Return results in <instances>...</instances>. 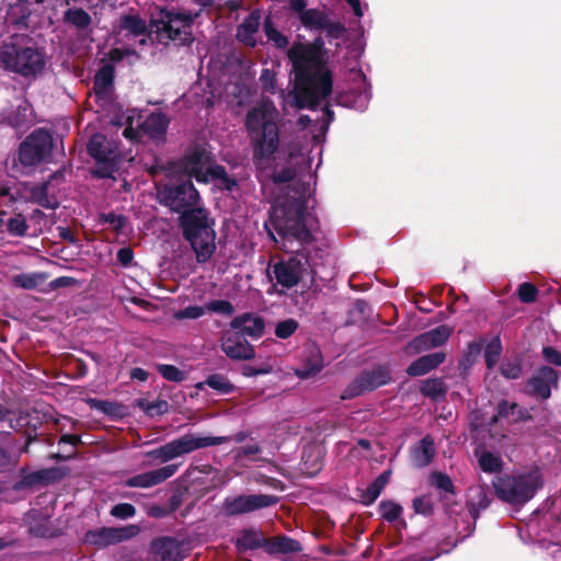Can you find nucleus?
<instances>
[{
  "mask_svg": "<svg viewBox=\"0 0 561 561\" xmlns=\"http://www.w3.org/2000/svg\"><path fill=\"white\" fill-rule=\"evenodd\" d=\"M157 199L160 205L168 207L171 213L184 216L203 207L201 195L191 180L157 185Z\"/></svg>",
  "mask_w": 561,
  "mask_h": 561,
  "instance_id": "obj_9",
  "label": "nucleus"
},
{
  "mask_svg": "<svg viewBox=\"0 0 561 561\" xmlns=\"http://www.w3.org/2000/svg\"><path fill=\"white\" fill-rule=\"evenodd\" d=\"M116 257H117V261L121 263V265L127 267L131 264V262L134 260V251L129 247L121 248L117 251Z\"/></svg>",
  "mask_w": 561,
  "mask_h": 561,
  "instance_id": "obj_64",
  "label": "nucleus"
},
{
  "mask_svg": "<svg viewBox=\"0 0 561 561\" xmlns=\"http://www.w3.org/2000/svg\"><path fill=\"white\" fill-rule=\"evenodd\" d=\"M146 457L159 460L160 462H168L178 458L174 445L171 442L146 453Z\"/></svg>",
  "mask_w": 561,
  "mask_h": 561,
  "instance_id": "obj_47",
  "label": "nucleus"
},
{
  "mask_svg": "<svg viewBox=\"0 0 561 561\" xmlns=\"http://www.w3.org/2000/svg\"><path fill=\"white\" fill-rule=\"evenodd\" d=\"M451 330L447 325H439L415 336L409 346L415 352H424L433 347L443 345L450 336Z\"/></svg>",
  "mask_w": 561,
  "mask_h": 561,
  "instance_id": "obj_20",
  "label": "nucleus"
},
{
  "mask_svg": "<svg viewBox=\"0 0 561 561\" xmlns=\"http://www.w3.org/2000/svg\"><path fill=\"white\" fill-rule=\"evenodd\" d=\"M301 550V543L288 536L280 535L267 538L266 553L268 554L294 553Z\"/></svg>",
  "mask_w": 561,
  "mask_h": 561,
  "instance_id": "obj_32",
  "label": "nucleus"
},
{
  "mask_svg": "<svg viewBox=\"0 0 561 561\" xmlns=\"http://www.w3.org/2000/svg\"><path fill=\"white\" fill-rule=\"evenodd\" d=\"M358 376L367 391H373L389 383L391 380L389 369L382 365L375 366L369 370H363Z\"/></svg>",
  "mask_w": 561,
  "mask_h": 561,
  "instance_id": "obj_26",
  "label": "nucleus"
},
{
  "mask_svg": "<svg viewBox=\"0 0 561 561\" xmlns=\"http://www.w3.org/2000/svg\"><path fill=\"white\" fill-rule=\"evenodd\" d=\"M479 466L483 472L497 473L503 468L502 459L490 451H484L479 457Z\"/></svg>",
  "mask_w": 561,
  "mask_h": 561,
  "instance_id": "obj_45",
  "label": "nucleus"
},
{
  "mask_svg": "<svg viewBox=\"0 0 561 561\" xmlns=\"http://www.w3.org/2000/svg\"><path fill=\"white\" fill-rule=\"evenodd\" d=\"M207 152L202 147L193 148L185 157H184V168L185 171L190 175H195L196 180L199 182H205L206 178L202 173V168L206 163Z\"/></svg>",
  "mask_w": 561,
  "mask_h": 561,
  "instance_id": "obj_27",
  "label": "nucleus"
},
{
  "mask_svg": "<svg viewBox=\"0 0 561 561\" xmlns=\"http://www.w3.org/2000/svg\"><path fill=\"white\" fill-rule=\"evenodd\" d=\"M542 357L550 365L561 367V352L553 346L542 347Z\"/></svg>",
  "mask_w": 561,
  "mask_h": 561,
  "instance_id": "obj_61",
  "label": "nucleus"
},
{
  "mask_svg": "<svg viewBox=\"0 0 561 561\" xmlns=\"http://www.w3.org/2000/svg\"><path fill=\"white\" fill-rule=\"evenodd\" d=\"M84 542L98 548H105L115 543L112 527H101L94 530H88L84 535Z\"/></svg>",
  "mask_w": 561,
  "mask_h": 561,
  "instance_id": "obj_35",
  "label": "nucleus"
},
{
  "mask_svg": "<svg viewBox=\"0 0 561 561\" xmlns=\"http://www.w3.org/2000/svg\"><path fill=\"white\" fill-rule=\"evenodd\" d=\"M420 391L423 396L437 401L446 397L447 387L442 378L426 379L422 381Z\"/></svg>",
  "mask_w": 561,
  "mask_h": 561,
  "instance_id": "obj_36",
  "label": "nucleus"
},
{
  "mask_svg": "<svg viewBox=\"0 0 561 561\" xmlns=\"http://www.w3.org/2000/svg\"><path fill=\"white\" fill-rule=\"evenodd\" d=\"M179 226L186 241L190 242L198 263H206L216 251L215 220L205 207L186 211L179 216Z\"/></svg>",
  "mask_w": 561,
  "mask_h": 561,
  "instance_id": "obj_5",
  "label": "nucleus"
},
{
  "mask_svg": "<svg viewBox=\"0 0 561 561\" xmlns=\"http://www.w3.org/2000/svg\"><path fill=\"white\" fill-rule=\"evenodd\" d=\"M471 495L467 500V507L470 516L472 517V523L467 525L468 533L462 536L458 541H462L465 538L471 536L476 530L477 519L480 516V513L486 510L493 497L490 494L488 486L479 485L470 489Z\"/></svg>",
  "mask_w": 561,
  "mask_h": 561,
  "instance_id": "obj_16",
  "label": "nucleus"
},
{
  "mask_svg": "<svg viewBox=\"0 0 561 561\" xmlns=\"http://www.w3.org/2000/svg\"><path fill=\"white\" fill-rule=\"evenodd\" d=\"M559 386V374L551 366H540L525 386V393L538 400H548L552 388Z\"/></svg>",
  "mask_w": 561,
  "mask_h": 561,
  "instance_id": "obj_13",
  "label": "nucleus"
},
{
  "mask_svg": "<svg viewBox=\"0 0 561 561\" xmlns=\"http://www.w3.org/2000/svg\"><path fill=\"white\" fill-rule=\"evenodd\" d=\"M118 27L121 31H126L127 35H131L134 37H149L151 34L146 21L139 14L129 13L121 15L118 20Z\"/></svg>",
  "mask_w": 561,
  "mask_h": 561,
  "instance_id": "obj_30",
  "label": "nucleus"
},
{
  "mask_svg": "<svg viewBox=\"0 0 561 561\" xmlns=\"http://www.w3.org/2000/svg\"><path fill=\"white\" fill-rule=\"evenodd\" d=\"M299 328V323L296 319L289 318L279 321L275 327V335L278 339L285 340L290 337Z\"/></svg>",
  "mask_w": 561,
  "mask_h": 561,
  "instance_id": "obj_49",
  "label": "nucleus"
},
{
  "mask_svg": "<svg viewBox=\"0 0 561 561\" xmlns=\"http://www.w3.org/2000/svg\"><path fill=\"white\" fill-rule=\"evenodd\" d=\"M261 24V11L253 10L237 28V39L245 46L255 47L256 39L254 34L259 31Z\"/></svg>",
  "mask_w": 561,
  "mask_h": 561,
  "instance_id": "obj_22",
  "label": "nucleus"
},
{
  "mask_svg": "<svg viewBox=\"0 0 561 561\" xmlns=\"http://www.w3.org/2000/svg\"><path fill=\"white\" fill-rule=\"evenodd\" d=\"M208 386L219 394H231L236 391V386L229 378L222 374H211L204 381L196 383L198 390H203Z\"/></svg>",
  "mask_w": 561,
  "mask_h": 561,
  "instance_id": "obj_34",
  "label": "nucleus"
},
{
  "mask_svg": "<svg viewBox=\"0 0 561 561\" xmlns=\"http://www.w3.org/2000/svg\"><path fill=\"white\" fill-rule=\"evenodd\" d=\"M54 139L45 128H36L20 144L19 162L27 168L43 163L51 156Z\"/></svg>",
  "mask_w": 561,
  "mask_h": 561,
  "instance_id": "obj_11",
  "label": "nucleus"
},
{
  "mask_svg": "<svg viewBox=\"0 0 561 561\" xmlns=\"http://www.w3.org/2000/svg\"><path fill=\"white\" fill-rule=\"evenodd\" d=\"M431 484L435 486L437 490L443 491L445 493L455 495L456 486L451 480V478L442 471H434L430 476Z\"/></svg>",
  "mask_w": 561,
  "mask_h": 561,
  "instance_id": "obj_43",
  "label": "nucleus"
},
{
  "mask_svg": "<svg viewBox=\"0 0 561 561\" xmlns=\"http://www.w3.org/2000/svg\"><path fill=\"white\" fill-rule=\"evenodd\" d=\"M296 176V171L293 168H283L279 171L273 173L272 180L275 184L288 183Z\"/></svg>",
  "mask_w": 561,
  "mask_h": 561,
  "instance_id": "obj_63",
  "label": "nucleus"
},
{
  "mask_svg": "<svg viewBox=\"0 0 561 561\" xmlns=\"http://www.w3.org/2000/svg\"><path fill=\"white\" fill-rule=\"evenodd\" d=\"M328 15L318 9H308L300 15L301 23L308 28L322 30Z\"/></svg>",
  "mask_w": 561,
  "mask_h": 561,
  "instance_id": "obj_40",
  "label": "nucleus"
},
{
  "mask_svg": "<svg viewBox=\"0 0 561 561\" xmlns=\"http://www.w3.org/2000/svg\"><path fill=\"white\" fill-rule=\"evenodd\" d=\"M518 408V403L510 402L505 399H502L496 404L497 416H501L504 420H508L511 423V419L515 415V410Z\"/></svg>",
  "mask_w": 561,
  "mask_h": 561,
  "instance_id": "obj_58",
  "label": "nucleus"
},
{
  "mask_svg": "<svg viewBox=\"0 0 561 561\" xmlns=\"http://www.w3.org/2000/svg\"><path fill=\"white\" fill-rule=\"evenodd\" d=\"M45 279L46 276L41 273H22L13 277V283L15 286L24 289H35Z\"/></svg>",
  "mask_w": 561,
  "mask_h": 561,
  "instance_id": "obj_42",
  "label": "nucleus"
},
{
  "mask_svg": "<svg viewBox=\"0 0 561 561\" xmlns=\"http://www.w3.org/2000/svg\"><path fill=\"white\" fill-rule=\"evenodd\" d=\"M136 514V507L130 503H118L114 505L111 510V515L119 518L127 519Z\"/></svg>",
  "mask_w": 561,
  "mask_h": 561,
  "instance_id": "obj_59",
  "label": "nucleus"
},
{
  "mask_svg": "<svg viewBox=\"0 0 561 561\" xmlns=\"http://www.w3.org/2000/svg\"><path fill=\"white\" fill-rule=\"evenodd\" d=\"M156 369L168 381L180 383L187 378V374L184 370L171 364H157Z\"/></svg>",
  "mask_w": 561,
  "mask_h": 561,
  "instance_id": "obj_44",
  "label": "nucleus"
},
{
  "mask_svg": "<svg viewBox=\"0 0 561 561\" xmlns=\"http://www.w3.org/2000/svg\"><path fill=\"white\" fill-rule=\"evenodd\" d=\"M14 12L18 15L16 23L27 26L30 18L34 14L35 9L32 3L21 2L16 0L14 7Z\"/></svg>",
  "mask_w": 561,
  "mask_h": 561,
  "instance_id": "obj_50",
  "label": "nucleus"
},
{
  "mask_svg": "<svg viewBox=\"0 0 561 561\" xmlns=\"http://www.w3.org/2000/svg\"><path fill=\"white\" fill-rule=\"evenodd\" d=\"M68 472L67 468L62 467H51L46 469H41L28 473L24 478V483L26 485H35V484H48L53 482L60 481Z\"/></svg>",
  "mask_w": 561,
  "mask_h": 561,
  "instance_id": "obj_29",
  "label": "nucleus"
},
{
  "mask_svg": "<svg viewBox=\"0 0 561 561\" xmlns=\"http://www.w3.org/2000/svg\"><path fill=\"white\" fill-rule=\"evenodd\" d=\"M445 359L446 354L444 352L423 355L408 366L407 374L411 377L423 376L438 367Z\"/></svg>",
  "mask_w": 561,
  "mask_h": 561,
  "instance_id": "obj_23",
  "label": "nucleus"
},
{
  "mask_svg": "<svg viewBox=\"0 0 561 561\" xmlns=\"http://www.w3.org/2000/svg\"><path fill=\"white\" fill-rule=\"evenodd\" d=\"M270 222L265 228L275 243L280 242L284 251H291L295 242L297 249H313L316 254L321 252L313 242V231L319 229V220L307 210V201L304 194L279 198L270 210Z\"/></svg>",
  "mask_w": 561,
  "mask_h": 561,
  "instance_id": "obj_2",
  "label": "nucleus"
},
{
  "mask_svg": "<svg viewBox=\"0 0 561 561\" xmlns=\"http://www.w3.org/2000/svg\"><path fill=\"white\" fill-rule=\"evenodd\" d=\"M500 371L507 379H518L523 374L522 363L518 359L503 362Z\"/></svg>",
  "mask_w": 561,
  "mask_h": 561,
  "instance_id": "obj_51",
  "label": "nucleus"
},
{
  "mask_svg": "<svg viewBox=\"0 0 561 561\" xmlns=\"http://www.w3.org/2000/svg\"><path fill=\"white\" fill-rule=\"evenodd\" d=\"M244 126L253 149V162L260 165L271 161L280 142L274 114L265 105L252 107L245 115Z\"/></svg>",
  "mask_w": 561,
  "mask_h": 561,
  "instance_id": "obj_4",
  "label": "nucleus"
},
{
  "mask_svg": "<svg viewBox=\"0 0 561 561\" xmlns=\"http://www.w3.org/2000/svg\"><path fill=\"white\" fill-rule=\"evenodd\" d=\"M196 18L197 13L175 12L160 7L158 13L151 18L150 25L156 28L157 34L165 35L169 41L190 46L194 42L192 25Z\"/></svg>",
  "mask_w": 561,
  "mask_h": 561,
  "instance_id": "obj_7",
  "label": "nucleus"
},
{
  "mask_svg": "<svg viewBox=\"0 0 561 561\" xmlns=\"http://www.w3.org/2000/svg\"><path fill=\"white\" fill-rule=\"evenodd\" d=\"M279 497L274 494H250L228 496L224 500L222 511L226 516H238L276 505Z\"/></svg>",
  "mask_w": 561,
  "mask_h": 561,
  "instance_id": "obj_12",
  "label": "nucleus"
},
{
  "mask_svg": "<svg viewBox=\"0 0 561 561\" xmlns=\"http://www.w3.org/2000/svg\"><path fill=\"white\" fill-rule=\"evenodd\" d=\"M263 31L268 42H272L276 48H285L288 45V38L282 34L275 26L271 15L266 16L263 22Z\"/></svg>",
  "mask_w": 561,
  "mask_h": 561,
  "instance_id": "obj_38",
  "label": "nucleus"
},
{
  "mask_svg": "<svg viewBox=\"0 0 561 561\" xmlns=\"http://www.w3.org/2000/svg\"><path fill=\"white\" fill-rule=\"evenodd\" d=\"M233 332H240L243 337L259 339L264 334L265 321L263 317L245 312L234 317L230 322Z\"/></svg>",
  "mask_w": 561,
  "mask_h": 561,
  "instance_id": "obj_19",
  "label": "nucleus"
},
{
  "mask_svg": "<svg viewBox=\"0 0 561 561\" xmlns=\"http://www.w3.org/2000/svg\"><path fill=\"white\" fill-rule=\"evenodd\" d=\"M5 226L8 232L13 237H25L28 230V225L22 213L14 214L7 220Z\"/></svg>",
  "mask_w": 561,
  "mask_h": 561,
  "instance_id": "obj_46",
  "label": "nucleus"
},
{
  "mask_svg": "<svg viewBox=\"0 0 561 561\" xmlns=\"http://www.w3.org/2000/svg\"><path fill=\"white\" fill-rule=\"evenodd\" d=\"M204 307L201 306H187L186 308L176 312V319H198L205 314Z\"/></svg>",
  "mask_w": 561,
  "mask_h": 561,
  "instance_id": "obj_60",
  "label": "nucleus"
},
{
  "mask_svg": "<svg viewBox=\"0 0 561 561\" xmlns=\"http://www.w3.org/2000/svg\"><path fill=\"white\" fill-rule=\"evenodd\" d=\"M87 152L95 161L91 171L96 179H111L118 171L121 154L101 133L92 135L87 144Z\"/></svg>",
  "mask_w": 561,
  "mask_h": 561,
  "instance_id": "obj_10",
  "label": "nucleus"
},
{
  "mask_svg": "<svg viewBox=\"0 0 561 561\" xmlns=\"http://www.w3.org/2000/svg\"><path fill=\"white\" fill-rule=\"evenodd\" d=\"M169 126V119L161 113H151L142 123L139 124L140 130L151 139H162L165 137Z\"/></svg>",
  "mask_w": 561,
  "mask_h": 561,
  "instance_id": "obj_25",
  "label": "nucleus"
},
{
  "mask_svg": "<svg viewBox=\"0 0 561 561\" xmlns=\"http://www.w3.org/2000/svg\"><path fill=\"white\" fill-rule=\"evenodd\" d=\"M330 38H340L346 31L345 26L340 22H332L329 19L324 23L323 28Z\"/></svg>",
  "mask_w": 561,
  "mask_h": 561,
  "instance_id": "obj_62",
  "label": "nucleus"
},
{
  "mask_svg": "<svg viewBox=\"0 0 561 561\" xmlns=\"http://www.w3.org/2000/svg\"><path fill=\"white\" fill-rule=\"evenodd\" d=\"M115 68L112 64L102 66L93 78V91L96 96H106L114 84Z\"/></svg>",
  "mask_w": 561,
  "mask_h": 561,
  "instance_id": "obj_31",
  "label": "nucleus"
},
{
  "mask_svg": "<svg viewBox=\"0 0 561 561\" xmlns=\"http://www.w3.org/2000/svg\"><path fill=\"white\" fill-rule=\"evenodd\" d=\"M517 294L522 302L531 304L537 300L539 291L534 284L525 282L519 285Z\"/></svg>",
  "mask_w": 561,
  "mask_h": 561,
  "instance_id": "obj_53",
  "label": "nucleus"
},
{
  "mask_svg": "<svg viewBox=\"0 0 561 561\" xmlns=\"http://www.w3.org/2000/svg\"><path fill=\"white\" fill-rule=\"evenodd\" d=\"M412 507L416 514L430 516L434 513V505L430 495L416 496L412 501Z\"/></svg>",
  "mask_w": 561,
  "mask_h": 561,
  "instance_id": "obj_52",
  "label": "nucleus"
},
{
  "mask_svg": "<svg viewBox=\"0 0 561 561\" xmlns=\"http://www.w3.org/2000/svg\"><path fill=\"white\" fill-rule=\"evenodd\" d=\"M182 546L175 537L161 536L151 540L149 552L159 561H182Z\"/></svg>",
  "mask_w": 561,
  "mask_h": 561,
  "instance_id": "obj_18",
  "label": "nucleus"
},
{
  "mask_svg": "<svg viewBox=\"0 0 561 561\" xmlns=\"http://www.w3.org/2000/svg\"><path fill=\"white\" fill-rule=\"evenodd\" d=\"M64 22L79 30H85L91 25L92 19L82 8H71L65 11Z\"/></svg>",
  "mask_w": 561,
  "mask_h": 561,
  "instance_id": "obj_37",
  "label": "nucleus"
},
{
  "mask_svg": "<svg viewBox=\"0 0 561 561\" xmlns=\"http://www.w3.org/2000/svg\"><path fill=\"white\" fill-rule=\"evenodd\" d=\"M321 36L310 43H294L287 51L293 67L297 107L314 110L333 90L332 71L327 67L328 50Z\"/></svg>",
  "mask_w": 561,
  "mask_h": 561,
  "instance_id": "obj_1",
  "label": "nucleus"
},
{
  "mask_svg": "<svg viewBox=\"0 0 561 561\" xmlns=\"http://www.w3.org/2000/svg\"><path fill=\"white\" fill-rule=\"evenodd\" d=\"M379 511L382 518L388 523L396 522L403 513L402 506L391 500L381 501L379 503Z\"/></svg>",
  "mask_w": 561,
  "mask_h": 561,
  "instance_id": "obj_48",
  "label": "nucleus"
},
{
  "mask_svg": "<svg viewBox=\"0 0 561 561\" xmlns=\"http://www.w3.org/2000/svg\"><path fill=\"white\" fill-rule=\"evenodd\" d=\"M55 176L56 173L51 174L49 180L37 185H32L28 188L30 197L25 198V202L37 204L46 209H56L59 204L57 201H51L48 194L50 182Z\"/></svg>",
  "mask_w": 561,
  "mask_h": 561,
  "instance_id": "obj_28",
  "label": "nucleus"
},
{
  "mask_svg": "<svg viewBox=\"0 0 561 561\" xmlns=\"http://www.w3.org/2000/svg\"><path fill=\"white\" fill-rule=\"evenodd\" d=\"M287 252L293 254L286 260L276 262L272 268L276 284L289 289L300 283L308 268L313 274L317 273L316 266L318 263L316 256L318 254H316L313 249L309 248L291 249V251Z\"/></svg>",
  "mask_w": 561,
  "mask_h": 561,
  "instance_id": "obj_8",
  "label": "nucleus"
},
{
  "mask_svg": "<svg viewBox=\"0 0 561 561\" xmlns=\"http://www.w3.org/2000/svg\"><path fill=\"white\" fill-rule=\"evenodd\" d=\"M221 350L231 359L245 360L255 356L254 347L240 332L226 331L221 337Z\"/></svg>",
  "mask_w": 561,
  "mask_h": 561,
  "instance_id": "obj_15",
  "label": "nucleus"
},
{
  "mask_svg": "<svg viewBox=\"0 0 561 561\" xmlns=\"http://www.w3.org/2000/svg\"><path fill=\"white\" fill-rule=\"evenodd\" d=\"M234 546L239 552L257 550L261 548L266 552L267 538L261 530L255 528H245L241 530L240 536L234 541Z\"/></svg>",
  "mask_w": 561,
  "mask_h": 561,
  "instance_id": "obj_24",
  "label": "nucleus"
},
{
  "mask_svg": "<svg viewBox=\"0 0 561 561\" xmlns=\"http://www.w3.org/2000/svg\"><path fill=\"white\" fill-rule=\"evenodd\" d=\"M229 440L230 438L228 436H201L188 433L173 439L172 443L178 457H180L197 449L222 445Z\"/></svg>",
  "mask_w": 561,
  "mask_h": 561,
  "instance_id": "obj_14",
  "label": "nucleus"
},
{
  "mask_svg": "<svg viewBox=\"0 0 561 561\" xmlns=\"http://www.w3.org/2000/svg\"><path fill=\"white\" fill-rule=\"evenodd\" d=\"M436 455L435 442L432 435H425L417 445L411 449V461L416 468L427 467Z\"/></svg>",
  "mask_w": 561,
  "mask_h": 561,
  "instance_id": "obj_21",
  "label": "nucleus"
},
{
  "mask_svg": "<svg viewBox=\"0 0 561 561\" xmlns=\"http://www.w3.org/2000/svg\"><path fill=\"white\" fill-rule=\"evenodd\" d=\"M113 537L115 539V543L122 542L124 540H128L139 533V527L137 525H128L125 527L114 528L112 527Z\"/></svg>",
  "mask_w": 561,
  "mask_h": 561,
  "instance_id": "obj_56",
  "label": "nucleus"
},
{
  "mask_svg": "<svg viewBox=\"0 0 561 561\" xmlns=\"http://www.w3.org/2000/svg\"><path fill=\"white\" fill-rule=\"evenodd\" d=\"M496 496L512 506H523L529 502L538 490L543 488V479L536 471L520 474H504L492 481Z\"/></svg>",
  "mask_w": 561,
  "mask_h": 561,
  "instance_id": "obj_6",
  "label": "nucleus"
},
{
  "mask_svg": "<svg viewBox=\"0 0 561 561\" xmlns=\"http://www.w3.org/2000/svg\"><path fill=\"white\" fill-rule=\"evenodd\" d=\"M0 66L24 78L36 77L45 67L44 48L28 34H12L0 46Z\"/></svg>",
  "mask_w": 561,
  "mask_h": 561,
  "instance_id": "obj_3",
  "label": "nucleus"
},
{
  "mask_svg": "<svg viewBox=\"0 0 561 561\" xmlns=\"http://www.w3.org/2000/svg\"><path fill=\"white\" fill-rule=\"evenodd\" d=\"M100 222L112 225L115 232H122L127 218L124 215H116L115 213H103L100 215Z\"/></svg>",
  "mask_w": 561,
  "mask_h": 561,
  "instance_id": "obj_54",
  "label": "nucleus"
},
{
  "mask_svg": "<svg viewBox=\"0 0 561 561\" xmlns=\"http://www.w3.org/2000/svg\"><path fill=\"white\" fill-rule=\"evenodd\" d=\"M502 343L499 335L494 336L485 346L484 360L488 369H493L502 354Z\"/></svg>",
  "mask_w": 561,
  "mask_h": 561,
  "instance_id": "obj_41",
  "label": "nucleus"
},
{
  "mask_svg": "<svg viewBox=\"0 0 561 561\" xmlns=\"http://www.w3.org/2000/svg\"><path fill=\"white\" fill-rule=\"evenodd\" d=\"M206 309L225 316H231L234 312L233 305L228 300H210L206 305Z\"/></svg>",
  "mask_w": 561,
  "mask_h": 561,
  "instance_id": "obj_57",
  "label": "nucleus"
},
{
  "mask_svg": "<svg viewBox=\"0 0 561 561\" xmlns=\"http://www.w3.org/2000/svg\"><path fill=\"white\" fill-rule=\"evenodd\" d=\"M367 391L363 385V382L359 380V376H357L341 393L342 400H351L354 399L362 393Z\"/></svg>",
  "mask_w": 561,
  "mask_h": 561,
  "instance_id": "obj_55",
  "label": "nucleus"
},
{
  "mask_svg": "<svg viewBox=\"0 0 561 561\" xmlns=\"http://www.w3.org/2000/svg\"><path fill=\"white\" fill-rule=\"evenodd\" d=\"M178 469L179 465H167L156 470L133 476L125 480L124 485L127 488H152L154 485L161 484L162 482L167 481L169 478L174 476Z\"/></svg>",
  "mask_w": 561,
  "mask_h": 561,
  "instance_id": "obj_17",
  "label": "nucleus"
},
{
  "mask_svg": "<svg viewBox=\"0 0 561 561\" xmlns=\"http://www.w3.org/2000/svg\"><path fill=\"white\" fill-rule=\"evenodd\" d=\"M89 407L93 410L100 411L111 417L122 416L123 405L117 402L90 398L87 400Z\"/></svg>",
  "mask_w": 561,
  "mask_h": 561,
  "instance_id": "obj_39",
  "label": "nucleus"
},
{
  "mask_svg": "<svg viewBox=\"0 0 561 561\" xmlns=\"http://www.w3.org/2000/svg\"><path fill=\"white\" fill-rule=\"evenodd\" d=\"M391 474V470H385L366 488V490L363 491L360 502L365 506H370L376 502L385 486L388 484Z\"/></svg>",
  "mask_w": 561,
  "mask_h": 561,
  "instance_id": "obj_33",
  "label": "nucleus"
}]
</instances>
